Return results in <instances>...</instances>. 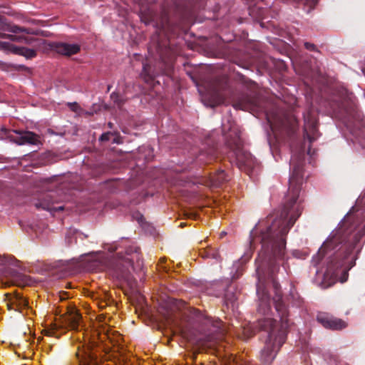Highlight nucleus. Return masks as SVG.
Returning <instances> with one entry per match:
<instances>
[{
	"instance_id": "obj_22",
	"label": "nucleus",
	"mask_w": 365,
	"mask_h": 365,
	"mask_svg": "<svg viewBox=\"0 0 365 365\" xmlns=\"http://www.w3.org/2000/svg\"><path fill=\"white\" fill-rule=\"evenodd\" d=\"M212 344H210L209 342L206 340L200 341L198 343L199 349H205L206 347H212Z\"/></svg>"
},
{
	"instance_id": "obj_25",
	"label": "nucleus",
	"mask_w": 365,
	"mask_h": 365,
	"mask_svg": "<svg viewBox=\"0 0 365 365\" xmlns=\"http://www.w3.org/2000/svg\"><path fill=\"white\" fill-rule=\"evenodd\" d=\"M9 47V44L5 42L0 41V50L7 49Z\"/></svg>"
},
{
	"instance_id": "obj_20",
	"label": "nucleus",
	"mask_w": 365,
	"mask_h": 365,
	"mask_svg": "<svg viewBox=\"0 0 365 365\" xmlns=\"http://www.w3.org/2000/svg\"><path fill=\"white\" fill-rule=\"evenodd\" d=\"M42 208L46 210H48L50 212H56V211H60L63 210V207H53L48 205H43Z\"/></svg>"
},
{
	"instance_id": "obj_13",
	"label": "nucleus",
	"mask_w": 365,
	"mask_h": 365,
	"mask_svg": "<svg viewBox=\"0 0 365 365\" xmlns=\"http://www.w3.org/2000/svg\"><path fill=\"white\" fill-rule=\"evenodd\" d=\"M12 282L17 286L24 287L30 285L32 282L31 279L24 274L16 273L12 276Z\"/></svg>"
},
{
	"instance_id": "obj_28",
	"label": "nucleus",
	"mask_w": 365,
	"mask_h": 365,
	"mask_svg": "<svg viewBox=\"0 0 365 365\" xmlns=\"http://www.w3.org/2000/svg\"><path fill=\"white\" fill-rule=\"evenodd\" d=\"M234 106H235V108H237V109H242V110H245L246 109L245 106H242V105H240L239 103H236Z\"/></svg>"
},
{
	"instance_id": "obj_16",
	"label": "nucleus",
	"mask_w": 365,
	"mask_h": 365,
	"mask_svg": "<svg viewBox=\"0 0 365 365\" xmlns=\"http://www.w3.org/2000/svg\"><path fill=\"white\" fill-rule=\"evenodd\" d=\"M17 53L27 58H32L36 56V52L35 50L24 47L18 48Z\"/></svg>"
},
{
	"instance_id": "obj_21",
	"label": "nucleus",
	"mask_w": 365,
	"mask_h": 365,
	"mask_svg": "<svg viewBox=\"0 0 365 365\" xmlns=\"http://www.w3.org/2000/svg\"><path fill=\"white\" fill-rule=\"evenodd\" d=\"M224 103V98L221 96L214 99L211 103L212 106H216Z\"/></svg>"
},
{
	"instance_id": "obj_19",
	"label": "nucleus",
	"mask_w": 365,
	"mask_h": 365,
	"mask_svg": "<svg viewBox=\"0 0 365 365\" xmlns=\"http://www.w3.org/2000/svg\"><path fill=\"white\" fill-rule=\"evenodd\" d=\"M252 334H253V332L251 330V328L250 327H244V329H243V335H242V338L243 339H245V340L247 339L250 337H251Z\"/></svg>"
},
{
	"instance_id": "obj_6",
	"label": "nucleus",
	"mask_w": 365,
	"mask_h": 365,
	"mask_svg": "<svg viewBox=\"0 0 365 365\" xmlns=\"http://www.w3.org/2000/svg\"><path fill=\"white\" fill-rule=\"evenodd\" d=\"M16 136L10 135L11 139L19 145L32 144L36 145L39 142V137L32 132H24L16 133Z\"/></svg>"
},
{
	"instance_id": "obj_4",
	"label": "nucleus",
	"mask_w": 365,
	"mask_h": 365,
	"mask_svg": "<svg viewBox=\"0 0 365 365\" xmlns=\"http://www.w3.org/2000/svg\"><path fill=\"white\" fill-rule=\"evenodd\" d=\"M5 302L8 309L21 312L28 306L26 299L19 294H6Z\"/></svg>"
},
{
	"instance_id": "obj_3",
	"label": "nucleus",
	"mask_w": 365,
	"mask_h": 365,
	"mask_svg": "<svg viewBox=\"0 0 365 365\" xmlns=\"http://www.w3.org/2000/svg\"><path fill=\"white\" fill-rule=\"evenodd\" d=\"M317 320L327 329L339 330L346 327V323L345 322L327 314H319L317 316Z\"/></svg>"
},
{
	"instance_id": "obj_23",
	"label": "nucleus",
	"mask_w": 365,
	"mask_h": 365,
	"mask_svg": "<svg viewBox=\"0 0 365 365\" xmlns=\"http://www.w3.org/2000/svg\"><path fill=\"white\" fill-rule=\"evenodd\" d=\"M113 134L110 133H103L101 138H100V140L101 141H106V140H110V137L112 136Z\"/></svg>"
},
{
	"instance_id": "obj_27",
	"label": "nucleus",
	"mask_w": 365,
	"mask_h": 365,
	"mask_svg": "<svg viewBox=\"0 0 365 365\" xmlns=\"http://www.w3.org/2000/svg\"><path fill=\"white\" fill-rule=\"evenodd\" d=\"M257 274H258L259 282V284H262L264 282V277L259 272V269H257Z\"/></svg>"
},
{
	"instance_id": "obj_24",
	"label": "nucleus",
	"mask_w": 365,
	"mask_h": 365,
	"mask_svg": "<svg viewBox=\"0 0 365 365\" xmlns=\"http://www.w3.org/2000/svg\"><path fill=\"white\" fill-rule=\"evenodd\" d=\"M347 278H348V273L346 271L344 270L343 275L340 279V282L343 283L347 280Z\"/></svg>"
},
{
	"instance_id": "obj_7",
	"label": "nucleus",
	"mask_w": 365,
	"mask_h": 365,
	"mask_svg": "<svg viewBox=\"0 0 365 365\" xmlns=\"http://www.w3.org/2000/svg\"><path fill=\"white\" fill-rule=\"evenodd\" d=\"M80 365H98L96 360L91 352L88 346L79 348L76 352Z\"/></svg>"
},
{
	"instance_id": "obj_11",
	"label": "nucleus",
	"mask_w": 365,
	"mask_h": 365,
	"mask_svg": "<svg viewBox=\"0 0 365 365\" xmlns=\"http://www.w3.org/2000/svg\"><path fill=\"white\" fill-rule=\"evenodd\" d=\"M304 132L310 141L314 140L317 138V123L314 119L305 118Z\"/></svg>"
},
{
	"instance_id": "obj_9",
	"label": "nucleus",
	"mask_w": 365,
	"mask_h": 365,
	"mask_svg": "<svg viewBox=\"0 0 365 365\" xmlns=\"http://www.w3.org/2000/svg\"><path fill=\"white\" fill-rule=\"evenodd\" d=\"M80 320L81 315L76 309H71L65 317V322L71 329H78Z\"/></svg>"
},
{
	"instance_id": "obj_10",
	"label": "nucleus",
	"mask_w": 365,
	"mask_h": 365,
	"mask_svg": "<svg viewBox=\"0 0 365 365\" xmlns=\"http://www.w3.org/2000/svg\"><path fill=\"white\" fill-rule=\"evenodd\" d=\"M0 30L9 31L14 34H32L31 31L28 29L22 28L16 25H9L5 22V19L0 16Z\"/></svg>"
},
{
	"instance_id": "obj_29",
	"label": "nucleus",
	"mask_w": 365,
	"mask_h": 365,
	"mask_svg": "<svg viewBox=\"0 0 365 365\" xmlns=\"http://www.w3.org/2000/svg\"><path fill=\"white\" fill-rule=\"evenodd\" d=\"M273 286L275 289H277V284L274 282H273Z\"/></svg>"
},
{
	"instance_id": "obj_15",
	"label": "nucleus",
	"mask_w": 365,
	"mask_h": 365,
	"mask_svg": "<svg viewBox=\"0 0 365 365\" xmlns=\"http://www.w3.org/2000/svg\"><path fill=\"white\" fill-rule=\"evenodd\" d=\"M0 37L5 38H9L10 40L13 41H18V42H22L26 43H30V40L24 36V35H10V34H6L0 33Z\"/></svg>"
},
{
	"instance_id": "obj_31",
	"label": "nucleus",
	"mask_w": 365,
	"mask_h": 365,
	"mask_svg": "<svg viewBox=\"0 0 365 365\" xmlns=\"http://www.w3.org/2000/svg\"><path fill=\"white\" fill-rule=\"evenodd\" d=\"M281 319L282 321L284 320V314H282V316H281Z\"/></svg>"
},
{
	"instance_id": "obj_18",
	"label": "nucleus",
	"mask_w": 365,
	"mask_h": 365,
	"mask_svg": "<svg viewBox=\"0 0 365 365\" xmlns=\"http://www.w3.org/2000/svg\"><path fill=\"white\" fill-rule=\"evenodd\" d=\"M70 108L78 113V115H83L84 114V111L81 108V107L78 105L76 103H70L69 104Z\"/></svg>"
},
{
	"instance_id": "obj_12",
	"label": "nucleus",
	"mask_w": 365,
	"mask_h": 365,
	"mask_svg": "<svg viewBox=\"0 0 365 365\" xmlns=\"http://www.w3.org/2000/svg\"><path fill=\"white\" fill-rule=\"evenodd\" d=\"M257 293L260 296V304L258 308V311L259 313L262 314H267L269 311V297L267 293L264 292V290L261 289L259 286L257 289Z\"/></svg>"
},
{
	"instance_id": "obj_14",
	"label": "nucleus",
	"mask_w": 365,
	"mask_h": 365,
	"mask_svg": "<svg viewBox=\"0 0 365 365\" xmlns=\"http://www.w3.org/2000/svg\"><path fill=\"white\" fill-rule=\"evenodd\" d=\"M227 180V175L223 170H220L211 178L210 185L217 187Z\"/></svg>"
},
{
	"instance_id": "obj_30",
	"label": "nucleus",
	"mask_w": 365,
	"mask_h": 365,
	"mask_svg": "<svg viewBox=\"0 0 365 365\" xmlns=\"http://www.w3.org/2000/svg\"><path fill=\"white\" fill-rule=\"evenodd\" d=\"M277 310L279 312V305H277V307H276Z\"/></svg>"
},
{
	"instance_id": "obj_1",
	"label": "nucleus",
	"mask_w": 365,
	"mask_h": 365,
	"mask_svg": "<svg viewBox=\"0 0 365 365\" xmlns=\"http://www.w3.org/2000/svg\"><path fill=\"white\" fill-rule=\"evenodd\" d=\"M290 163L293 170L285 204L281 210L274 212L267 217L266 230L262 231L261 236L263 246H270L278 256L284 255L285 236L301 214V207L297 200L303 180V163L301 157L293 156Z\"/></svg>"
},
{
	"instance_id": "obj_26",
	"label": "nucleus",
	"mask_w": 365,
	"mask_h": 365,
	"mask_svg": "<svg viewBox=\"0 0 365 365\" xmlns=\"http://www.w3.org/2000/svg\"><path fill=\"white\" fill-rule=\"evenodd\" d=\"M304 46H305L306 48L309 49V50H314L315 48V46L310 43H305Z\"/></svg>"
},
{
	"instance_id": "obj_8",
	"label": "nucleus",
	"mask_w": 365,
	"mask_h": 365,
	"mask_svg": "<svg viewBox=\"0 0 365 365\" xmlns=\"http://www.w3.org/2000/svg\"><path fill=\"white\" fill-rule=\"evenodd\" d=\"M53 48L58 53L67 56L76 54L80 51V46L76 43H58L54 45Z\"/></svg>"
},
{
	"instance_id": "obj_5",
	"label": "nucleus",
	"mask_w": 365,
	"mask_h": 365,
	"mask_svg": "<svg viewBox=\"0 0 365 365\" xmlns=\"http://www.w3.org/2000/svg\"><path fill=\"white\" fill-rule=\"evenodd\" d=\"M282 326L280 329H278L277 325L275 324V322L269 318L265 317L263 319L259 320V325L260 328L268 332V336L272 332H274L273 339H274L275 336H277L279 333H284V339H285V329L286 325L284 324V322H282Z\"/></svg>"
},
{
	"instance_id": "obj_17",
	"label": "nucleus",
	"mask_w": 365,
	"mask_h": 365,
	"mask_svg": "<svg viewBox=\"0 0 365 365\" xmlns=\"http://www.w3.org/2000/svg\"><path fill=\"white\" fill-rule=\"evenodd\" d=\"M56 331V326L53 325L49 328L43 329V332L46 336H57Z\"/></svg>"
},
{
	"instance_id": "obj_2",
	"label": "nucleus",
	"mask_w": 365,
	"mask_h": 365,
	"mask_svg": "<svg viewBox=\"0 0 365 365\" xmlns=\"http://www.w3.org/2000/svg\"><path fill=\"white\" fill-rule=\"evenodd\" d=\"M274 332H272L265 342L261 352V361L264 365H269L276 356L280 346L284 343V333H279L273 339Z\"/></svg>"
}]
</instances>
